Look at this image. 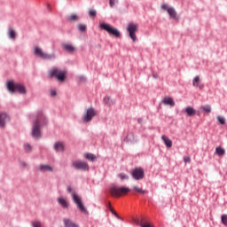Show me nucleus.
<instances>
[{"instance_id": "f257e3e1", "label": "nucleus", "mask_w": 227, "mask_h": 227, "mask_svg": "<svg viewBox=\"0 0 227 227\" xmlns=\"http://www.w3.org/2000/svg\"><path fill=\"white\" fill-rule=\"evenodd\" d=\"M45 120V117L43 116V113L40 112L37 114L36 120L34 121L32 130H31V136L32 137L40 138L42 137V127L41 123Z\"/></svg>"}, {"instance_id": "f03ea898", "label": "nucleus", "mask_w": 227, "mask_h": 227, "mask_svg": "<svg viewBox=\"0 0 227 227\" xmlns=\"http://www.w3.org/2000/svg\"><path fill=\"white\" fill-rule=\"evenodd\" d=\"M6 88L10 93H15L16 91H19L20 95H26V87L20 83H15L13 81H8L6 82Z\"/></svg>"}, {"instance_id": "7ed1b4c3", "label": "nucleus", "mask_w": 227, "mask_h": 227, "mask_svg": "<svg viewBox=\"0 0 227 227\" xmlns=\"http://www.w3.org/2000/svg\"><path fill=\"white\" fill-rule=\"evenodd\" d=\"M67 192H71L72 198H73L77 208H79V210L82 211L83 214H88V210L82 204V200H81V197H79V195L75 194V192H74V189H72V187H70V186H67Z\"/></svg>"}, {"instance_id": "20e7f679", "label": "nucleus", "mask_w": 227, "mask_h": 227, "mask_svg": "<svg viewBox=\"0 0 227 227\" xmlns=\"http://www.w3.org/2000/svg\"><path fill=\"white\" fill-rule=\"evenodd\" d=\"M49 74L51 77H55V79H58L60 82H63L67 77V71L64 69H59V67H52L49 71Z\"/></svg>"}, {"instance_id": "39448f33", "label": "nucleus", "mask_w": 227, "mask_h": 227, "mask_svg": "<svg viewBox=\"0 0 227 227\" xmlns=\"http://www.w3.org/2000/svg\"><path fill=\"white\" fill-rule=\"evenodd\" d=\"M34 54H35L37 58H41V59H56V55L54 53L51 55L47 54L43 52V51L38 46L34 47Z\"/></svg>"}, {"instance_id": "423d86ee", "label": "nucleus", "mask_w": 227, "mask_h": 227, "mask_svg": "<svg viewBox=\"0 0 227 227\" xmlns=\"http://www.w3.org/2000/svg\"><path fill=\"white\" fill-rule=\"evenodd\" d=\"M97 115V110L95 108H88L85 113L83 114L82 120L84 121V123H89V121H91L93 118Z\"/></svg>"}, {"instance_id": "0eeeda50", "label": "nucleus", "mask_w": 227, "mask_h": 227, "mask_svg": "<svg viewBox=\"0 0 227 227\" xmlns=\"http://www.w3.org/2000/svg\"><path fill=\"white\" fill-rule=\"evenodd\" d=\"M127 31L132 42H137V36L136 35V33H137V24L129 23L128 25Z\"/></svg>"}, {"instance_id": "6e6552de", "label": "nucleus", "mask_w": 227, "mask_h": 227, "mask_svg": "<svg viewBox=\"0 0 227 227\" xmlns=\"http://www.w3.org/2000/svg\"><path fill=\"white\" fill-rule=\"evenodd\" d=\"M72 168L82 171H90V165L86 161L75 160L72 163Z\"/></svg>"}, {"instance_id": "1a4fd4ad", "label": "nucleus", "mask_w": 227, "mask_h": 227, "mask_svg": "<svg viewBox=\"0 0 227 227\" xmlns=\"http://www.w3.org/2000/svg\"><path fill=\"white\" fill-rule=\"evenodd\" d=\"M131 176L134 180H143L145 178V169L141 167L134 168Z\"/></svg>"}, {"instance_id": "9d476101", "label": "nucleus", "mask_w": 227, "mask_h": 227, "mask_svg": "<svg viewBox=\"0 0 227 227\" xmlns=\"http://www.w3.org/2000/svg\"><path fill=\"white\" fill-rule=\"evenodd\" d=\"M128 192H130V189L129 187H114V196H125Z\"/></svg>"}, {"instance_id": "9b49d317", "label": "nucleus", "mask_w": 227, "mask_h": 227, "mask_svg": "<svg viewBox=\"0 0 227 227\" xmlns=\"http://www.w3.org/2000/svg\"><path fill=\"white\" fill-rule=\"evenodd\" d=\"M99 29L106 31L108 35H114V27H113L111 25L107 23H99Z\"/></svg>"}, {"instance_id": "f8f14e48", "label": "nucleus", "mask_w": 227, "mask_h": 227, "mask_svg": "<svg viewBox=\"0 0 227 227\" xmlns=\"http://www.w3.org/2000/svg\"><path fill=\"white\" fill-rule=\"evenodd\" d=\"M38 169L42 173H52L54 171V168L51 165H39Z\"/></svg>"}, {"instance_id": "ddd939ff", "label": "nucleus", "mask_w": 227, "mask_h": 227, "mask_svg": "<svg viewBox=\"0 0 227 227\" xmlns=\"http://www.w3.org/2000/svg\"><path fill=\"white\" fill-rule=\"evenodd\" d=\"M6 121H10V116L6 114H0V127L4 128Z\"/></svg>"}, {"instance_id": "4468645a", "label": "nucleus", "mask_w": 227, "mask_h": 227, "mask_svg": "<svg viewBox=\"0 0 227 227\" xmlns=\"http://www.w3.org/2000/svg\"><path fill=\"white\" fill-rule=\"evenodd\" d=\"M53 149L55 150V152L57 153H63L65 152V144L61 143V142H56L53 145Z\"/></svg>"}, {"instance_id": "2eb2a0df", "label": "nucleus", "mask_w": 227, "mask_h": 227, "mask_svg": "<svg viewBox=\"0 0 227 227\" xmlns=\"http://www.w3.org/2000/svg\"><path fill=\"white\" fill-rule=\"evenodd\" d=\"M200 81L201 80L200 79L199 75L195 76L192 80V86H194V88H199L200 90H203L204 85L200 84Z\"/></svg>"}, {"instance_id": "dca6fc26", "label": "nucleus", "mask_w": 227, "mask_h": 227, "mask_svg": "<svg viewBox=\"0 0 227 227\" xmlns=\"http://www.w3.org/2000/svg\"><path fill=\"white\" fill-rule=\"evenodd\" d=\"M168 13L171 19H174V20H178L176 11L173 7H169L168 9Z\"/></svg>"}, {"instance_id": "f3484780", "label": "nucleus", "mask_w": 227, "mask_h": 227, "mask_svg": "<svg viewBox=\"0 0 227 227\" xmlns=\"http://www.w3.org/2000/svg\"><path fill=\"white\" fill-rule=\"evenodd\" d=\"M161 139L164 142V145L167 146V148H171V146H173V141H171L169 137H166V135H163L161 137Z\"/></svg>"}, {"instance_id": "a211bd4d", "label": "nucleus", "mask_w": 227, "mask_h": 227, "mask_svg": "<svg viewBox=\"0 0 227 227\" xmlns=\"http://www.w3.org/2000/svg\"><path fill=\"white\" fill-rule=\"evenodd\" d=\"M62 49H63V51H66V52H74V51H75V47H74V45L68 44V43H63Z\"/></svg>"}, {"instance_id": "6ab92c4d", "label": "nucleus", "mask_w": 227, "mask_h": 227, "mask_svg": "<svg viewBox=\"0 0 227 227\" xmlns=\"http://www.w3.org/2000/svg\"><path fill=\"white\" fill-rule=\"evenodd\" d=\"M57 201L62 208H68V201H67L65 198L59 197L57 199Z\"/></svg>"}, {"instance_id": "aec40b11", "label": "nucleus", "mask_w": 227, "mask_h": 227, "mask_svg": "<svg viewBox=\"0 0 227 227\" xmlns=\"http://www.w3.org/2000/svg\"><path fill=\"white\" fill-rule=\"evenodd\" d=\"M63 221L65 227H78V225L75 223H74L72 220L68 218H64Z\"/></svg>"}, {"instance_id": "412c9836", "label": "nucleus", "mask_w": 227, "mask_h": 227, "mask_svg": "<svg viewBox=\"0 0 227 227\" xmlns=\"http://www.w3.org/2000/svg\"><path fill=\"white\" fill-rule=\"evenodd\" d=\"M162 104H165V106H171L174 107L175 106V99L172 98H165L162 99Z\"/></svg>"}, {"instance_id": "4be33fe9", "label": "nucleus", "mask_w": 227, "mask_h": 227, "mask_svg": "<svg viewBox=\"0 0 227 227\" xmlns=\"http://www.w3.org/2000/svg\"><path fill=\"white\" fill-rule=\"evenodd\" d=\"M184 112L188 116H194V114H196V111L192 106H187Z\"/></svg>"}, {"instance_id": "5701e85b", "label": "nucleus", "mask_w": 227, "mask_h": 227, "mask_svg": "<svg viewBox=\"0 0 227 227\" xmlns=\"http://www.w3.org/2000/svg\"><path fill=\"white\" fill-rule=\"evenodd\" d=\"M215 153L216 155H218L219 157H223V155L226 154V150H224V148L219 146L215 148Z\"/></svg>"}, {"instance_id": "b1692460", "label": "nucleus", "mask_w": 227, "mask_h": 227, "mask_svg": "<svg viewBox=\"0 0 227 227\" xmlns=\"http://www.w3.org/2000/svg\"><path fill=\"white\" fill-rule=\"evenodd\" d=\"M84 157L87 160H91V162H93V160H97V156L93 153H85Z\"/></svg>"}, {"instance_id": "393cba45", "label": "nucleus", "mask_w": 227, "mask_h": 227, "mask_svg": "<svg viewBox=\"0 0 227 227\" xmlns=\"http://www.w3.org/2000/svg\"><path fill=\"white\" fill-rule=\"evenodd\" d=\"M8 36H9V38H11V40H15L16 34H15V30H13V28H9Z\"/></svg>"}, {"instance_id": "a878e982", "label": "nucleus", "mask_w": 227, "mask_h": 227, "mask_svg": "<svg viewBox=\"0 0 227 227\" xmlns=\"http://www.w3.org/2000/svg\"><path fill=\"white\" fill-rule=\"evenodd\" d=\"M68 20L69 22H77V20H79V16H77V14H71L68 17Z\"/></svg>"}, {"instance_id": "bb28decb", "label": "nucleus", "mask_w": 227, "mask_h": 227, "mask_svg": "<svg viewBox=\"0 0 227 227\" xmlns=\"http://www.w3.org/2000/svg\"><path fill=\"white\" fill-rule=\"evenodd\" d=\"M217 121H219V123H221V125H226V119L224 118V116L218 115Z\"/></svg>"}, {"instance_id": "cd10ccee", "label": "nucleus", "mask_w": 227, "mask_h": 227, "mask_svg": "<svg viewBox=\"0 0 227 227\" xmlns=\"http://www.w3.org/2000/svg\"><path fill=\"white\" fill-rule=\"evenodd\" d=\"M202 109L206 113H212V106H210V105H206V106H202Z\"/></svg>"}, {"instance_id": "c85d7f7f", "label": "nucleus", "mask_w": 227, "mask_h": 227, "mask_svg": "<svg viewBox=\"0 0 227 227\" xmlns=\"http://www.w3.org/2000/svg\"><path fill=\"white\" fill-rule=\"evenodd\" d=\"M221 219H222L223 224L224 226H227V215H226V214L222 215Z\"/></svg>"}, {"instance_id": "c756f323", "label": "nucleus", "mask_w": 227, "mask_h": 227, "mask_svg": "<svg viewBox=\"0 0 227 227\" xmlns=\"http://www.w3.org/2000/svg\"><path fill=\"white\" fill-rule=\"evenodd\" d=\"M118 177L121 178V180H129V176H127V174L124 173L119 174Z\"/></svg>"}, {"instance_id": "7c9ffc66", "label": "nucleus", "mask_w": 227, "mask_h": 227, "mask_svg": "<svg viewBox=\"0 0 227 227\" xmlns=\"http://www.w3.org/2000/svg\"><path fill=\"white\" fill-rule=\"evenodd\" d=\"M133 189H134V191H136L137 192H139L140 194H145V192H146V191L142 190L137 186H134Z\"/></svg>"}, {"instance_id": "2f4dec72", "label": "nucleus", "mask_w": 227, "mask_h": 227, "mask_svg": "<svg viewBox=\"0 0 227 227\" xmlns=\"http://www.w3.org/2000/svg\"><path fill=\"white\" fill-rule=\"evenodd\" d=\"M77 27H78L79 31H86V28H87L86 25H84V24H78Z\"/></svg>"}, {"instance_id": "473e14b6", "label": "nucleus", "mask_w": 227, "mask_h": 227, "mask_svg": "<svg viewBox=\"0 0 227 227\" xmlns=\"http://www.w3.org/2000/svg\"><path fill=\"white\" fill-rule=\"evenodd\" d=\"M110 100L111 98L109 97H106L104 98V104H106V106H111Z\"/></svg>"}, {"instance_id": "72a5a7b5", "label": "nucleus", "mask_w": 227, "mask_h": 227, "mask_svg": "<svg viewBox=\"0 0 227 227\" xmlns=\"http://www.w3.org/2000/svg\"><path fill=\"white\" fill-rule=\"evenodd\" d=\"M32 226L33 227H42V223L38 222V221L33 222Z\"/></svg>"}, {"instance_id": "f704fd0d", "label": "nucleus", "mask_w": 227, "mask_h": 227, "mask_svg": "<svg viewBox=\"0 0 227 227\" xmlns=\"http://www.w3.org/2000/svg\"><path fill=\"white\" fill-rule=\"evenodd\" d=\"M89 15L90 17H96L97 16V11L95 10H90V12H89Z\"/></svg>"}, {"instance_id": "c9c22d12", "label": "nucleus", "mask_w": 227, "mask_h": 227, "mask_svg": "<svg viewBox=\"0 0 227 227\" xmlns=\"http://www.w3.org/2000/svg\"><path fill=\"white\" fill-rule=\"evenodd\" d=\"M32 147L29 144L25 145V152H31Z\"/></svg>"}, {"instance_id": "e433bc0d", "label": "nucleus", "mask_w": 227, "mask_h": 227, "mask_svg": "<svg viewBox=\"0 0 227 227\" xmlns=\"http://www.w3.org/2000/svg\"><path fill=\"white\" fill-rule=\"evenodd\" d=\"M161 8H162V10H165L166 12H168V10H169V6L166 4H162Z\"/></svg>"}, {"instance_id": "4c0bfd02", "label": "nucleus", "mask_w": 227, "mask_h": 227, "mask_svg": "<svg viewBox=\"0 0 227 227\" xmlns=\"http://www.w3.org/2000/svg\"><path fill=\"white\" fill-rule=\"evenodd\" d=\"M107 208L111 210L112 214H114V209H113V207L111 206V202H108Z\"/></svg>"}, {"instance_id": "58836bf2", "label": "nucleus", "mask_w": 227, "mask_h": 227, "mask_svg": "<svg viewBox=\"0 0 227 227\" xmlns=\"http://www.w3.org/2000/svg\"><path fill=\"white\" fill-rule=\"evenodd\" d=\"M130 137H134V135H133L132 133H129V134L127 136L126 139H127L128 141L132 142V139H130Z\"/></svg>"}, {"instance_id": "ea45409f", "label": "nucleus", "mask_w": 227, "mask_h": 227, "mask_svg": "<svg viewBox=\"0 0 227 227\" xmlns=\"http://www.w3.org/2000/svg\"><path fill=\"white\" fill-rule=\"evenodd\" d=\"M114 217H116V219H118L119 221H123V218H121L118 213H116V211L114 212Z\"/></svg>"}, {"instance_id": "a19ab883", "label": "nucleus", "mask_w": 227, "mask_h": 227, "mask_svg": "<svg viewBox=\"0 0 227 227\" xmlns=\"http://www.w3.org/2000/svg\"><path fill=\"white\" fill-rule=\"evenodd\" d=\"M184 161L188 163L191 162V157H184Z\"/></svg>"}, {"instance_id": "79ce46f5", "label": "nucleus", "mask_w": 227, "mask_h": 227, "mask_svg": "<svg viewBox=\"0 0 227 227\" xmlns=\"http://www.w3.org/2000/svg\"><path fill=\"white\" fill-rule=\"evenodd\" d=\"M114 36H120V31L118 29H114Z\"/></svg>"}, {"instance_id": "37998d69", "label": "nucleus", "mask_w": 227, "mask_h": 227, "mask_svg": "<svg viewBox=\"0 0 227 227\" xmlns=\"http://www.w3.org/2000/svg\"><path fill=\"white\" fill-rule=\"evenodd\" d=\"M110 193L112 196H114V187L110 188Z\"/></svg>"}, {"instance_id": "c03bdc74", "label": "nucleus", "mask_w": 227, "mask_h": 227, "mask_svg": "<svg viewBox=\"0 0 227 227\" xmlns=\"http://www.w3.org/2000/svg\"><path fill=\"white\" fill-rule=\"evenodd\" d=\"M51 97H56V90H51Z\"/></svg>"}, {"instance_id": "a18cd8bd", "label": "nucleus", "mask_w": 227, "mask_h": 227, "mask_svg": "<svg viewBox=\"0 0 227 227\" xmlns=\"http://www.w3.org/2000/svg\"><path fill=\"white\" fill-rule=\"evenodd\" d=\"M141 226H142V227H153V226H152L150 223L142 224Z\"/></svg>"}, {"instance_id": "49530a36", "label": "nucleus", "mask_w": 227, "mask_h": 227, "mask_svg": "<svg viewBox=\"0 0 227 227\" xmlns=\"http://www.w3.org/2000/svg\"><path fill=\"white\" fill-rule=\"evenodd\" d=\"M137 121H138L139 123H143V119L139 118V119L137 120Z\"/></svg>"}, {"instance_id": "de8ad7c7", "label": "nucleus", "mask_w": 227, "mask_h": 227, "mask_svg": "<svg viewBox=\"0 0 227 227\" xmlns=\"http://www.w3.org/2000/svg\"><path fill=\"white\" fill-rule=\"evenodd\" d=\"M21 166H23V167H27V164H26V163H21Z\"/></svg>"}, {"instance_id": "09e8293b", "label": "nucleus", "mask_w": 227, "mask_h": 227, "mask_svg": "<svg viewBox=\"0 0 227 227\" xmlns=\"http://www.w3.org/2000/svg\"><path fill=\"white\" fill-rule=\"evenodd\" d=\"M110 6H113V0H110Z\"/></svg>"}]
</instances>
